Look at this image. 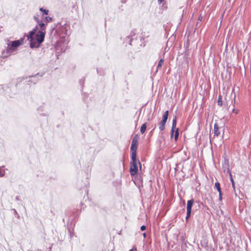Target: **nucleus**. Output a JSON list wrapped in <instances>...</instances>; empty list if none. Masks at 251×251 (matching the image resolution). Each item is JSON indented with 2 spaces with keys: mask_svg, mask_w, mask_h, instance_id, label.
Returning a JSON list of instances; mask_svg holds the SVG:
<instances>
[{
  "mask_svg": "<svg viewBox=\"0 0 251 251\" xmlns=\"http://www.w3.org/2000/svg\"><path fill=\"white\" fill-rule=\"evenodd\" d=\"M38 23L40 29L37 32L38 27L36 26L35 28L29 32V34L27 36V39L30 42V47L31 48H38L44 41L46 33L45 25L40 21Z\"/></svg>",
  "mask_w": 251,
  "mask_h": 251,
  "instance_id": "1",
  "label": "nucleus"
},
{
  "mask_svg": "<svg viewBox=\"0 0 251 251\" xmlns=\"http://www.w3.org/2000/svg\"><path fill=\"white\" fill-rule=\"evenodd\" d=\"M23 43V39L14 41H10L8 40L7 48L3 51L2 55L3 57L10 56L13 52L16 50V48L21 45Z\"/></svg>",
  "mask_w": 251,
  "mask_h": 251,
  "instance_id": "2",
  "label": "nucleus"
},
{
  "mask_svg": "<svg viewBox=\"0 0 251 251\" xmlns=\"http://www.w3.org/2000/svg\"><path fill=\"white\" fill-rule=\"evenodd\" d=\"M132 161L130 163V175L132 176L135 175L137 173L138 171V167H137V163L140 165V163L139 161H137L136 159V156H135V158L133 159L131 158Z\"/></svg>",
  "mask_w": 251,
  "mask_h": 251,
  "instance_id": "3",
  "label": "nucleus"
},
{
  "mask_svg": "<svg viewBox=\"0 0 251 251\" xmlns=\"http://www.w3.org/2000/svg\"><path fill=\"white\" fill-rule=\"evenodd\" d=\"M138 146V139L134 137L132 141V144L130 147V150L132 151L131 158L133 159L135 158V156H136V150Z\"/></svg>",
  "mask_w": 251,
  "mask_h": 251,
  "instance_id": "4",
  "label": "nucleus"
},
{
  "mask_svg": "<svg viewBox=\"0 0 251 251\" xmlns=\"http://www.w3.org/2000/svg\"><path fill=\"white\" fill-rule=\"evenodd\" d=\"M176 117H175V118H174V119L173 120V124H172V127L171 132L174 133L175 132V130H176Z\"/></svg>",
  "mask_w": 251,
  "mask_h": 251,
  "instance_id": "5",
  "label": "nucleus"
},
{
  "mask_svg": "<svg viewBox=\"0 0 251 251\" xmlns=\"http://www.w3.org/2000/svg\"><path fill=\"white\" fill-rule=\"evenodd\" d=\"M194 203V200L191 199L190 200L188 201L187 203V210H191L192 207Z\"/></svg>",
  "mask_w": 251,
  "mask_h": 251,
  "instance_id": "6",
  "label": "nucleus"
},
{
  "mask_svg": "<svg viewBox=\"0 0 251 251\" xmlns=\"http://www.w3.org/2000/svg\"><path fill=\"white\" fill-rule=\"evenodd\" d=\"M223 169L225 173H229V174L231 173L227 163H225V165L223 166Z\"/></svg>",
  "mask_w": 251,
  "mask_h": 251,
  "instance_id": "7",
  "label": "nucleus"
},
{
  "mask_svg": "<svg viewBox=\"0 0 251 251\" xmlns=\"http://www.w3.org/2000/svg\"><path fill=\"white\" fill-rule=\"evenodd\" d=\"M169 112L168 110L166 111L163 115L162 121L166 123L168 117Z\"/></svg>",
  "mask_w": 251,
  "mask_h": 251,
  "instance_id": "8",
  "label": "nucleus"
},
{
  "mask_svg": "<svg viewBox=\"0 0 251 251\" xmlns=\"http://www.w3.org/2000/svg\"><path fill=\"white\" fill-rule=\"evenodd\" d=\"M165 124H166V123L162 121H161L159 123V124H158L159 125V128L160 130L162 131V130H164Z\"/></svg>",
  "mask_w": 251,
  "mask_h": 251,
  "instance_id": "9",
  "label": "nucleus"
},
{
  "mask_svg": "<svg viewBox=\"0 0 251 251\" xmlns=\"http://www.w3.org/2000/svg\"><path fill=\"white\" fill-rule=\"evenodd\" d=\"M219 127L217 124L214 125V134L216 136H218L220 134V132L219 131Z\"/></svg>",
  "mask_w": 251,
  "mask_h": 251,
  "instance_id": "10",
  "label": "nucleus"
},
{
  "mask_svg": "<svg viewBox=\"0 0 251 251\" xmlns=\"http://www.w3.org/2000/svg\"><path fill=\"white\" fill-rule=\"evenodd\" d=\"M164 61L163 59H161L159 60L158 64L157 66L156 72L158 71V69H159L162 67V65L164 64Z\"/></svg>",
  "mask_w": 251,
  "mask_h": 251,
  "instance_id": "11",
  "label": "nucleus"
},
{
  "mask_svg": "<svg viewBox=\"0 0 251 251\" xmlns=\"http://www.w3.org/2000/svg\"><path fill=\"white\" fill-rule=\"evenodd\" d=\"M146 128H147V126H146V123H145L142 125V126L141 127V129H140V131L142 134L145 132Z\"/></svg>",
  "mask_w": 251,
  "mask_h": 251,
  "instance_id": "12",
  "label": "nucleus"
},
{
  "mask_svg": "<svg viewBox=\"0 0 251 251\" xmlns=\"http://www.w3.org/2000/svg\"><path fill=\"white\" fill-rule=\"evenodd\" d=\"M5 175V171L3 167H0V177L3 176Z\"/></svg>",
  "mask_w": 251,
  "mask_h": 251,
  "instance_id": "13",
  "label": "nucleus"
},
{
  "mask_svg": "<svg viewBox=\"0 0 251 251\" xmlns=\"http://www.w3.org/2000/svg\"><path fill=\"white\" fill-rule=\"evenodd\" d=\"M215 187L216 188V189H217V190H218V191L219 192H221L220 185V183L219 182H216L215 184Z\"/></svg>",
  "mask_w": 251,
  "mask_h": 251,
  "instance_id": "14",
  "label": "nucleus"
},
{
  "mask_svg": "<svg viewBox=\"0 0 251 251\" xmlns=\"http://www.w3.org/2000/svg\"><path fill=\"white\" fill-rule=\"evenodd\" d=\"M39 10L40 11L43 12V13L44 14H45L46 15L48 14V13H49L48 10L44 9L43 8H40Z\"/></svg>",
  "mask_w": 251,
  "mask_h": 251,
  "instance_id": "15",
  "label": "nucleus"
},
{
  "mask_svg": "<svg viewBox=\"0 0 251 251\" xmlns=\"http://www.w3.org/2000/svg\"><path fill=\"white\" fill-rule=\"evenodd\" d=\"M191 213V210H187V214H186V220H188V219L189 218V217H190Z\"/></svg>",
  "mask_w": 251,
  "mask_h": 251,
  "instance_id": "16",
  "label": "nucleus"
},
{
  "mask_svg": "<svg viewBox=\"0 0 251 251\" xmlns=\"http://www.w3.org/2000/svg\"><path fill=\"white\" fill-rule=\"evenodd\" d=\"M218 104L220 106H222V97L221 96H220L219 97V98H218Z\"/></svg>",
  "mask_w": 251,
  "mask_h": 251,
  "instance_id": "17",
  "label": "nucleus"
},
{
  "mask_svg": "<svg viewBox=\"0 0 251 251\" xmlns=\"http://www.w3.org/2000/svg\"><path fill=\"white\" fill-rule=\"evenodd\" d=\"M178 128H176V130L175 131V139L176 141L178 139Z\"/></svg>",
  "mask_w": 251,
  "mask_h": 251,
  "instance_id": "18",
  "label": "nucleus"
},
{
  "mask_svg": "<svg viewBox=\"0 0 251 251\" xmlns=\"http://www.w3.org/2000/svg\"><path fill=\"white\" fill-rule=\"evenodd\" d=\"M229 176H230V181L232 182V185L233 187L234 188V182L233 179L232 178V175L231 173H230Z\"/></svg>",
  "mask_w": 251,
  "mask_h": 251,
  "instance_id": "19",
  "label": "nucleus"
},
{
  "mask_svg": "<svg viewBox=\"0 0 251 251\" xmlns=\"http://www.w3.org/2000/svg\"><path fill=\"white\" fill-rule=\"evenodd\" d=\"M46 20L48 22H49L52 21V18L50 17H46Z\"/></svg>",
  "mask_w": 251,
  "mask_h": 251,
  "instance_id": "20",
  "label": "nucleus"
},
{
  "mask_svg": "<svg viewBox=\"0 0 251 251\" xmlns=\"http://www.w3.org/2000/svg\"><path fill=\"white\" fill-rule=\"evenodd\" d=\"M160 137L161 140H164V139H165V137H164V135H163V133H161L160 134Z\"/></svg>",
  "mask_w": 251,
  "mask_h": 251,
  "instance_id": "21",
  "label": "nucleus"
},
{
  "mask_svg": "<svg viewBox=\"0 0 251 251\" xmlns=\"http://www.w3.org/2000/svg\"><path fill=\"white\" fill-rule=\"evenodd\" d=\"M146 227L145 226H141V230L142 231L145 230L146 229Z\"/></svg>",
  "mask_w": 251,
  "mask_h": 251,
  "instance_id": "22",
  "label": "nucleus"
},
{
  "mask_svg": "<svg viewBox=\"0 0 251 251\" xmlns=\"http://www.w3.org/2000/svg\"><path fill=\"white\" fill-rule=\"evenodd\" d=\"M219 200L220 201H222V192H219Z\"/></svg>",
  "mask_w": 251,
  "mask_h": 251,
  "instance_id": "23",
  "label": "nucleus"
},
{
  "mask_svg": "<svg viewBox=\"0 0 251 251\" xmlns=\"http://www.w3.org/2000/svg\"><path fill=\"white\" fill-rule=\"evenodd\" d=\"M129 251H137L136 248L133 247L131 250H130Z\"/></svg>",
  "mask_w": 251,
  "mask_h": 251,
  "instance_id": "24",
  "label": "nucleus"
},
{
  "mask_svg": "<svg viewBox=\"0 0 251 251\" xmlns=\"http://www.w3.org/2000/svg\"><path fill=\"white\" fill-rule=\"evenodd\" d=\"M232 112L235 113L236 114L238 113V111L236 110L234 108L232 109Z\"/></svg>",
  "mask_w": 251,
  "mask_h": 251,
  "instance_id": "25",
  "label": "nucleus"
},
{
  "mask_svg": "<svg viewBox=\"0 0 251 251\" xmlns=\"http://www.w3.org/2000/svg\"><path fill=\"white\" fill-rule=\"evenodd\" d=\"M34 19L36 20V22H37L38 23H39V20L38 19V18H36V17H34Z\"/></svg>",
  "mask_w": 251,
  "mask_h": 251,
  "instance_id": "26",
  "label": "nucleus"
},
{
  "mask_svg": "<svg viewBox=\"0 0 251 251\" xmlns=\"http://www.w3.org/2000/svg\"><path fill=\"white\" fill-rule=\"evenodd\" d=\"M163 1V0H158V2L159 4H161Z\"/></svg>",
  "mask_w": 251,
  "mask_h": 251,
  "instance_id": "27",
  "label": "nucleus"
},
{
  "mask_svg": "<svg viewBox=\"0 0 251 251\" xmlns=\"http://www.w3.org/2000/svg\"><path fill=\"white\" fill-rule=\"evenodd\" d=\"M143 236H144V237H146V233H143Z\"/></svg>",
  "mask_w": 251,
  "mask_h": 251,
  "instance_id": "28",
  "label": "nucleus"
},
{
  "mask_svg": "<svg viewBox=\"0 0 251 251\" xmlns=\"http://www.w3.org/2000/svg\"><path fill=\"white\" fill-rule=\"evenodd\" d=\"M173 134H174V133L171 132V137H173Z\"/></svg>",
  "mask_w": 251,
  "mask_h": 251,
  "instance_id": "29",
  "label": "nucleus"
}]
</instances>
